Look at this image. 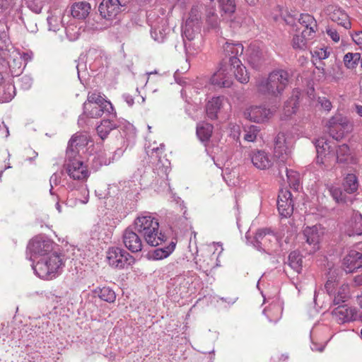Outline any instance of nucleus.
Here are the masks:
<instances>
[{
    "mask_svg": "<svg viewBox=\"0 0 362 362\" xmlns=\"http://www.w3.org/2000/svg\"><path fill=\"white\" fill-rule=\"evenodd\" d=\"M233 75L241 83H247L250 76L245 66L238 57L231 59V64L221 62L219 69L211 78L213 85L221 88H228L233 84Z\"/></svg>",
    "mask_w": 362,
    "mask_h": 362,
    "instance_id": "f257e3e1",
    "label": "nucleus"
},
{
    "mask_svg": "<svg viewBox=\"0 0 362 362\" xmlns=\"http://www.w3.org/2000/svg\"><path fill=\"white\" fill-rule=\"evenodd\" d=\"M134 230L143 235L146 243L157 247L168 240L167 236L159 232V223L150 213L145 212L139 216L134 223Z\"/></svg>",
    "mask_w": 362,
    "mask_h": 362,
    "instance_id": "f03ea898",
    "label": "nucleus"
},
{
    "mask_svg": "<svg viewBox=\"0 0 362 362\" xmlns=\"http://www.w3.org/2000/svg\"><path fill=\"white\" fill-rule=\"evenodd\" d=\"M290 74L284 69H276L272 71L267 78H262L257 82L259 93L277 98L281 96L289 84Z\"/></svg>",
    "mask_w": 362,
    "mask_h": 362,
    "instance_id": "7ed1b4c3",
    "label": "nucleus"
},
{
    "mask_svg": "<svg viewBox=\"0 0 362 362\" xmlns=\"http://www.w3.org/2000/svg\"><path fill=\"white\" fill-rule=\"evenodd\" d=\"M63 265L62 255L54 252L38 260L33 265V269L40 278L51 279L56 276Z\"/></svg>",
    "mask_w": 362,
    "mask_h": 362,
    "instance_id": "20e7f679",
    "label": "nucleus"
},
{
    "mask_svg": "<svg viewBox=\"0 0 362 362\" xmlns=\"http://www.w3.org/2000/svg\"><path fill=\"white\" fill-rule=\"evenodd\" d=\"M254 246L271 256L279 255V243L277 237L268 228L259 229L255 237Z\"/></svg>",
    "mask_w": 362,
    "mask_h": 362,
    "instance_id": "39448f33",
    "label": "nucleus"
},
{
    "mask_svg": "<svg viewBox=\"0 0 362 362\" xmlns=\"http://www.w3.org/2000/svg\"><path fill=\"white\" fill-rule=\"evenodd\" d=\"M66 173L74 180L86 181L89 177V171L79 156H67L64 163Z\"/></svg>",
    "mask_w": 362,
    "mask_h": 362,
    "instance_id": "423d86ee",
    "label": "nucleus"
},
{
    "mask_svg": "<svg viewBox=\"0 0 362 362\" xmlns=\"http://www.w3.org/2000/svg\"><path fill=\"white\" fill-rule=\"evenodd\" d=\"M327 126L329 135L336 140H340L352 129V126L349 120L340 115L329 119Z\"/></svg>",
    "mask_w": 362,
    "mask_h": 362,
    "instance_id": "0eeeda50",
    "label": "nucleus"
},
{
    "mask_svg": "<svg viewBox=\"0 0 362 362\" xmlns=\"http://www.w3.org/2000/svg\"><path fill=\"white\" fill-rule=\"evenodd\" d=\"M109 264L115 268L124 269L132 265L135 259L128 252L120 247H111L107 255Z\"/></svg>",
    "mask_w": 362,
    "mask_h": 362,
    "instance_id": "6e6552de",
    "label": "nucleus"
},
{
    "mask_svg": "<svg viewBox=\"0 0 362 362\" xmlns=\"http://www.w3.org/2000/svg\"><path fill=\"white\" fill-rule=\"evenodd\" d=\"M54 248V243L44 237H35L28 243L27 249L32 256L37 257L42 256L43 257L49 255Z\"/></svg>",
    "mask_w": 362,
    "mask_h": 362,
    "instance_id": "1a4fd4ad",
    "label": "nucleus"
},
{
    "mask_svg": "<svg viewBox=\"0 0 362 362\" xmlns=\"http://www.w3.org/2000/svg\"><path fill=\"white\" fill-rule=\"evenodd\" d=\"M277 209L281 217H290L293 212V200L291 192L281 189L277 199Z\"/></svg>",
    "mask_w": 362,
    "mask_h": 362,
    "instance_id": "9d476101",
    "label": "nucleus"
},
{
    "mask_svg": "<svg viewBox=\"0 0 362 362\" xmlns=\"http://www.w3.org/2000/svg\"><path fill=\"white\" fill-rule=\"evenodd\" d=\"M114 108L110 109L107 106L92 105L89 103H83V114L78 118V122L79 125H83L85 123L83 116H86L90 118H98L100 117L104 112H107L109 115H112L115 117V113H113Z\"/></svg>",
    "mask_w": 362,
    "mask_h": 362,
    "instance_id": "9b49d317",
    "label": "nucleus"
},
{
    "mask_svg": "<svg viewBox=\"0 0 362 362\" xmlns=\"http://www.w3.org/2000/svg\"><path fill=\"white\" fill-rule=\"evenodd\" d=\"M291 145L286 134L279 132L274 139V156L282 162L286 160L291 153Z\"/></svg>",
    "mask_w": 362,
    "mask_h": 362,
    "instance_id": "f8f14e48",
    "label": "nucleus"
},
{
    "mask_svg": "<svg viewBox=\"0 0 362 362\" xmlns=\"http://www.w3.org/2000/svg\"><path fill=\"white\" fill-rule=\"evenodd\" d=\"M272 111L265 106H252L247 108L245 116L250 121L261 123L268 120L272 116Z\"/></svg>",
    "mask_w": 362,
    "mask_h": 362,
    "instance_id": "ddd939ff",
    "label": "nucleus"
},
{
    "mask_svg": "<svg viewBox=\"0 0 362 362\" xmlns=\"http://www.w3.org/2000/svg\"><path fill=\"white\" fill-rule=\"evenodd\" d=\"M122 238L125 247L132 252H138L142 250V240L135 230L127 228L124 231Z\"/></svg>",
    "mask_w": 362,
    "mask_h": 362,
    "instance_id": "4468645a",
    "label": "nucleus"
},
{
    "mask_svg": "<svg viewBox=\"0 0 362 362\" xmlns=\"http://www.w3.org/2000/svg\"><path fill=\"white\" fill-rule=\"evenodd\" d=\"M361 267H362V253L350 250L343 259V269L346 273H352Z\"/></svg>",
    "mask_w": 362,
    "mask_h": 362,
    "instance_id": "2eb2a0df",
    "label": "nucleus"
},
{
    "mask_svg": "<svg viewBox=\"0 0 362 362\" xmlns=\"http://www.w3.org/2000/svg\"><path fill=\"white\" fill-rule=\"evenodd\" d=\"M332 315L339 324L356 320L358 313L355 308H349L346 305H339L332 311Z\"/></svg>",
    "mask_w": 362,
    "mask_h": 362,
    "instance_id": "dca6fc26",
    "label": "nucleus"
},
{
    "mask_svg": "<svg viewBox=\"0 0 362 362\" xmlns=\"http://www.w3.org/2000/svg\"><path fill=\"white\" fill-rule=\"evenodd\" d=\"M98 10L100 16L107 21H112L123 11L115 0H103Z\"/></svg>",
    "mask_w": 362,
    "mask_h": 362,
    "instance_id": "f3484780",
    "label": "nucleus"
},
{
    "mask_svg": "<svg viewBox=\"0 0 362 362\" xmlns=\"http://www.w3.org/2000/svg\"><path fill=\"white\" fill-rule=\"evenodd\" d=\"M88 144V136L83 134H76L69 140L66 149V156H79L80 148H84Z\"/></svg>",
    "mask_w": 362,
    "mask_h": 362,
    "instance_id": "a211bd4d",
    "label": "nucleus"
},
{
    "mask_svg": "<svg viewBox=\"0 0 362 362\" xmlns=\"http://www.w3.org/2000/svg\"><path fill=\"white\" fill-rule=\"evenodd\" d=\"M254 166L260 170L269 168L272 164V158L264 151L257 150L250 154Z\"/></svg>",
    "mask_w": 362,
    "mask_h": 362,
    "instance_id": "6ab92c4d",
    "label": "nucleus"
},
{
    "mask_svg": "<svg viewBox=\"0 0 362 362\" xmlns=\"http://www.w3.org/2000/svg\"><path fill=\"white\" fill-rule=\"evenodd\" d=\"M300 27L296 28V32L306 30L308 36H315L317 30V24L314 17L308 13H302L298 18Z\"/></svg>",
    "mask_w": 362,
    "mask_h": 362,
    "instance_id": "aec40b11",
    "label": "nucleus"
},
{
    "mask_svg": "<svg viewBox=\"0 0 362 362\" xmlns=\"http://www.w3.org/2000/svg\"><path fill=\"white\" fill-rule=\"evenodd\" d=\"M223 52L225 54V59L222 60L221 62L224 61L228 62V64H231V59L233 57H238L241 56L243 53L244 47L243 45L237 42H226L223 45Z\"/></svg>",
    "mask_w": 362,
    "mask_h": 362,
    "instance_id": "412c9836",
    "label": "nucleus"
},
{
    "mask_svg": "<svg viewBox=\"0 0 362 362\" xmlns=\"http://www.w3.org/2000/svg\"><path fill=\"white\" fill-rule=\"evenodd\" d=\"M164 144H160V146L157 147H151V146H148L146 148V153L147 155L151 158V160L158 159V170L161 168V173L160 174L158 173V175L160 176V177L164 180L168 177V168L165 167L163 165H160V158L161 155L164 152Z\"/></svg>",
    "mask_w": 362,
    "mask_h": 362,
    "instance_id": "4be33fe9",
    "label": "nucleus"
},
{
    "mask_svg": "<svg viewBox=\"0 0 362 362\" xmlns=\"http://www.w3.org/2000/svg\"><path fill=\"white\" fill-rule=\"evenodd\" d=\"M329 18L346 29L351 28V21L346 13L340 8H334L329 14Z\"/></svg>",
    "mask_w": 362,
    "mask_h": 362,
    "instance_id": "5701e85b",
    "label": "nucleus"
},
{
    "mask_svg": "<svg viewBox=\"0 0 362 362\" xmlns=\"http://www.w3.org/2000/svg\"><path fill=\"white\" fill-rule=\"evenodd\" d=\"M91 9L90 4L86 1L75 2L71 6V13L74 18L85 19Z\"/></svg>",
    "mask_w": 362,
    "mask_h": 362,
    "instance_id": "b1692460",
    "label": "nucleus"
},
{
    "mask_svg": "<svg viewBox=\"0 0 362 362\" xmlns=\"http://www.w3.org/2000/svg\"><path fill=\"white\" fill-rule=\"evenodd\" d=\"M300 93L298 90L293 91L291 97L286 100L284 106V114L286 117H291L296 112L298 107V100Z\"/></svg>",
    "mask_w": 362,
    "mask_h": 362,
    "instance_id": "393cba45",
    "label": "nucleus"
},
{
    "mask_svg": "<svg viewBox=\"0 0 362 362\" xmlns=\"http://www.w3.org/2000/svg\"><path fill=\"white\" fill-rule=\"evenodd\" d=\"M303 235L308 244L313 245V250L318 248L317 244L319 243L320 238L319 226H313L312 227H306L303 230Z\"/></svg>",
    "mask_w": 362,
    "mask_h": 362,
    "instance_id": "a878e982",
    "label": "nucleus"
},
{
    "mask_svg": "<svg viewBox=\"0 0 362 362\" xmlns=\"http://www.w3.org/2000/svg\"><path fill=\"white\" fill-rule=\"evenodd\" d=\"M300 35L296 33L293 35L292 40V46L295 49L304 50L308 47V42L315 37V36H308L306 30L300 32Z\"/></svg>",
    "mask_w": 362,
    "mask_h": 362,
    "instance_id": "bb28decb",
    "label": "nucleus"
},
{
    "mask_svg": "<svg viewBox=\"0 0 362 362\" xmlns=\"http://www.w3.org/2000/svg\"><path fill=\"white\" fill-rule=\"evenodd\" d=\"M223 98L214 97L206 104V112L209 118L214 119L223 105Z\"/></svg>",
    "mask_w": 362,
    "mask_h": 362,
    "instance_id": "cd10ccee",
    "label": "nucleus"
},
{
    "mask_svg": "<svg viewBox=\"0 0 362 362\" xmlns=\"http://www.w3.org/2000/svg\"><path fill=\"white\" fill-rule=\"evenodd\" d=\"M16 95L15 86L4 81L0 84V103L11 101Z\"/></svg>",
    "mask_w": 362,
    "mask_h": 362,
    "instance_id": "c85d7f7f",
    "label": "nucleus"
},
{
    "mask_svg": "<svg viewBox=\"0 0 362 362\" xmlns=\"http://www.w3.org/2000/svg\"><path fill=\"white\" fill-rule=\"evenodd\" d=\"M213 126L211 124L202 122L197 126V135L199 139L202 142H208L212 135Z\"/></svg>",
    "mask_w": 362,
    "mask_h": 362,
    "instance_id": "c756f323",
    "label": "nucleus"
},
{
    "mask_svg": "<svg viewBox=\"0 0 362 362\" xmlns=\"http://www.w3.org/2000/svg\"><path fill=\"white\" fill-rule=\"evenodd\" d=\"M286 174L287 182L289 185L295 189H298L300 185V175L295 170L288 169L287 167L281 166L279 169V175L283 177L282 173Z\"/></svg>",
    "mask_w": 362,
    "mask_h": 362,
    "instance_id": "7c9ffc66",
    "label": "nucleus"
},
{
    "mask_svg": "<svg viewBox=\"0 0 362 362\" xmlns=\"http://www.w3.org/2000/svg\"><path fill=\"white\" fill-rule=\"evenodd\" d=\"M116 128L117 124L108 119L102 120L100 124L97 127L96 131L101 139L104 140L107 137L110 132Z\"/></svg>",
    "mask_w": 362,
    "mask_h": 362,
    "instance_id": "2f4dec72",
    "label": "nucleus"
},
{
    "mask_svg": "<svg viewBox=\"0 0 362 362\" xmlns=\"http://www.w3.org/2000/svg\"><path fill=\"white\" fill-rule=\"evenodd\" d=\"M343 187L348 194L355 193L358 188V180L356 175L349 173L344 179Z\"/></svg>",
    "mask_w": 362,
    "mask_h": 362,
    "instance_id": "473e14b6",
    "label": "nucleus"
},
{
    "mask_svg": "<svg viewBox=\"0 0 362 362\" xmlns=\"http://www.w3.org/2000/svg\"><path fill=\"white\" fill-rule=\"evenodd\" d=\"M176 242L170 240L167 246L157 248L152 253L153 259L159 260L168 257L175 250Z\"/></svg>",
    "mask_w": 362,
    "mask_h": 362,
    "instance_id": "72a5a7b5",
    "label": "nucleus"
},
{
    "mask_svg": "<svg viewBox=\"0 0 362 362\" xmlns=\"http://www.w3.org/2000/svg\"><path fill=\"white\" fill-rule=\"evenodd\" d=\"M302 256L298 252L293 251L289 254L288 265L298 274H300L302 271Z\"/></svg>",
    "mask_w": 362,
    "mask_h": 362,
    "instance_id": "f704fd0d",
    "label": "nucleus"
},
{
    "mask_svg": "<svg viewBox=\"0 0 362 362\" xmlns=\"http://www.w3.org/2000/svg\"><path fill=\"white\" fill-rule=\"evenodd\" d=\"M85 103H89L92 105H103L105 106H107V107H110V109H112V103L110 101L105 100L100 93L96 91L89 92L88 93L87 100Z\"/></svg>",
    "mask_w": 362,
    "mask_h": 362,
    "instance_id": "c9c22d12",
    "label": "nucleus"
},
{
    "mask_svg": "<svg viewBox=\"0 0 362 362\" xmlns=\"http://www.w3.org/2000/svg\"><path fill=\"white\" fill-rule=\"evenodd\" d=\"M248 52L247 60L249 63L255 69H257L261 64L262 54L261 51L256 47H250Z\"/></svg>",
    "mask_w": 362,
    "mask_h": 362,
    "instance_id": "e433bc0d",
    "label": "nucleus"
},
{
    "mask_svg": "<svg viewBox=\"0 0 362 362\" xmlns=\"http://www.w3.org/2000/svg\"><path fill=\"white\" fill-rule=\"evenodd\" d=\"M350 156V149L347 144L339 146L336 150L337 162L347 163Z\"/></svg>",
    "mask_w": 362,
    "mask_h": 362,
    "instance_id": "4c0bfd02",
    "label": "nucleus"
},
{
    "mask_svg": "<svg viewBox=\"0 0 362 362\" xmlns=\"http://www.w3.org/2000/svg\"><path fill=\"white\" fill-rule=\"evenodd\" d=\"M315 145L317 153V158L320 157L326 156L332 151L331 146L327 143V140L324 138L317 139Z\"/></svg>",
    "mask_w": 362,
    "mask_h": 362,
    "instance_id": "58836bf2",
    "label": "nucleus"
},
{
    "mask_svg": "<svg viewBox=\"0 0 362 362\" xmlns=\"http://www.w3.org/2000/svg\"><path fill=\"white\" fill-rule=\"evenodd\" d=\"M361 59V54L359 53L348 52L344 57V65L348 69H354L358 64Z\"/></svg>",
    "mask_w": 362,
    "mask_h": 362,
    "instance_id": "ea45409f",
    "label": "nucleus"
},
{
    "mask_svg": "<svg viewBox=\"0 0 362 362\" xmlns=\"http://www.w3.org/2000/svg\"><path fill=\"white\" fill-rule=\"evenodd\" d=\"M349 297V288L348 285H342L338 290L334 298V304L339 305L344 303Z\"/></svg>",
    "mask_w": 362,
    "mask_h": 362,
    "instance_id": "a19ab883",
    "label": "nucleus"
},
{
    "mask_svg": "<svg viewBox=\"0 0 362 362\" xmlns=\"http://www.w3.org/2000/svg\"><path fill=\"white\" fill-rule=\"evenodd\" d=\"M99 298L106 302L112 303L115 300L116 295L113 290L109 287H103L98 293Z\"/></svg>",
    "mask_w": 362,
    "mask_h": 362,
    "instance_id": "79ce46f5",
    "label": "nucleus"
},
{
    "mask_svg": "<svg viewBox=\"0 0 362 362\" xmlns=\"http://www.w3.org/2000/svg\"><path fill=\"white\" fill-rule=\"evenodd\" d=\"M11 48V42L7 32L4 29L0 30V50L9 51Z\"/></svg>",
    "mask_w": 362,
    "mask_h": 362,
    "instance_id": "37998d69",
    "label": "nucleus"
},
{
    "mask_svg": "<svg viewBox=\"0 0 362 362\" xmlns=\"http://www.w3.org/2000/svg\"><path fill=\"white\" fill-rule=\"evenodd\" d=\"M330 194L332 198L336 201V202L341 204L345 203L346 195L339 187H332L329 189Z\"/></svg>",
    "mask_w": 362,
    "mask_h": 362,
    "instance_id": "c03bdc74",
    "label": "nucleus"
},
{
    "mask_svg": "<svg viewBox=\"0 0 362 362\" xmlns=\"http://www.w3.org/2000/svg\"><path fill=\"white\" fill-rule=\"evenodd\" d=\"M259 129L257 126L251 125L245 130L244 139L247 141L252 142L255 141Z\"/></svg>",
    "mask_w": 362,
    "mask_h": 362,
    "instance_id": "a18cd8bd",
    "label": "nucleus"
},
{
    "mask_svg": "<svg viewBox=\"0 0 362 362\" xmlns=\"http://www.w3.org/2000/svg\"><path fill=\"white\" fill-rule=\"evenodd\" d=\"M220 6L225 13L231 14L235 11L234 0H219Z\"/></svg>",
    "mask_w": 362,
    "mask_h": 362,
    "instance_id": "49530a36",
    "label": "nucleus"
},
{
    "mask_svg": "<svg viewBox=\"0 0 362 362\" xmlns=\"http://www.w3.org/2000/svg\"><path fill=\"white\" fill-rule=\"evenodd\" d=\"M13 5V0H0V16L10 13Z\"/></svg>",
    "mask_w": 362,
    "mask_h": 362,
    "instance_id": "de8ad7c7",
    "label": "nucleus"
},
{
    "mask_svg": "<svg viewBox=\"0 0 362 362\" xmlns=\"http://www.w3.org/2000/svg\"><path fill=\"white\" fill-rule=\"evenodd\" d=\"M42 0H32L28 2L29 8L35 13H40L43 8Z\"/></svg>",
    "mask_w": 362,
    "mask_h": 362,
    "instance_id": "09e8293b",
    "label": "nucleus"
},
{
    "mask_svg": "<svg viewBox=\"0 0 362 362\" xmlns=\"http://www.w3.org/2000/svg\"><path fill=\"white\" fill-rule=\"evenodd\" d=\"M151 37L158 42H163L165 37V34L163 32V30H161L160 29H156V28H151Z\"/></svg>",
    "mask_w": 362,
    "mask_h": 362,
    "instance_id": "8fccbe9b",
    "label": "nucleus"
},
{
    "mask_svg": "<svg viewBox=\"0 0 362 362\" xmlns=\"http://www.w3.org/2000/svg\"><path fill=\"white\" fill-rule=\"evenodd\" d=\"M60 180H61V175L58 174L57 173H53L52 175L50 177L49 182H50V185H51V189H50L51 194H52L53 185H57L60 182Z\"/></svg>",
    "mask_w": 362,
    "mask_h": 362,
    "instance_id": "3c124183",
    "label": "nucleus"
},
{
    "mask_svg": "<svg viewBox=\"0 0 362 362\" xmlns=\"http://www.w3.org/2000/svg\"><path fill=\"white\" fill-rule=\"evenodd\" d=\"M206 23L211 28H217L219 24L218 16H206Z\"/></svg>",
    "mask_w": 362,
    "mask_h": 362,
    "instance_id": "603ef678",
    "label": "nucleus"
},
{
    "mask_svg": "<svg viewBox=\"0 0 362 362\" xmlns=\"http://www.w3.org/2000/svg\"><path fill=\"white\" fill-rule=\"evenodd\" d=\"M326 32L334 42H337L339 41V35L335 29L332 28H327Z\"/></svg>",
    "mask_w": 362,
    "mask_h": 362,
    "instance_id": "864d4df0",
    "label": "nucleus"
},
{
    "mask_svg": "<svg viewBox=\"0 0 362 362\" xmlns=\"http://www.w3.org/2000/svg\"><path fill=\"white\" fill-rule=\"evenodd\" d=\"M319 103L321 104V106L327 111H329L332 108V103L331 102L326 99L325 98H319Z\"/></svg>",
    "mask_w": 362,
    "mask_h": 362,
    "instance_id": "5fc2aeb1",
    "label": "nucleus"
},
{
    "mask_svg": "<svg viewBox=\"0 0 362 362\" xmlns=\"http://www.w3.org/2000/svg\"><path fill=\"white\" fill-rule=\"evenodd\" d=\"M354 42L362 47V31L357 32L352 35Z\"/></svg>",
    "mask_w": 362,
    "mask_h": 362,
    "instance_id": "6e6d98bb",
    "label": "nucleus"
},
{
    "mask_svg": "<svg viewBox=\"0 0 362 362\" xmlns=\"http://www.w3.org/2000/svg\"><path fill=\"white\" fill-rule=\"evenodd\" d=\"M360 221L358 222H356L355 226L356 227L358 225H360V227L353 232L352 234H350L349 235H360L362 234V216L360 214Z\"/></svg>",
    "mask_w": 362,
    "mask_h": 362,
    "instance_id": "4d7b16f0",
    "label": "nucleus"
},
{
    "mask_svg": "<svg viewBox=\"0 0 362 362\" xmlns=\"http://www.w3.org/2000/svg\"><path fill=\"white\" fill-rule=\"evenodd\" d=\"M334 285V281H333L332 279H329L327 281L325 287L329 293H330L332 291Z\"/></svg>",
    "mask_w": 362,
    "mask_h": 362,
    "instance_id": "13d9d810",
    "label": "nucleus"
},
{
    "mask_svg": "<svg viewBox=\"0 0 362 362\" xmlns=\"http://www.w3.org/2000/svg\"><path fill=\"white\" fill-rule=\"evenodd\" d=\"M311 349L313 351L322 352L325 349V345L313 343L311 346Z\"/></svg>",
    "mask_w": 362,
    "mask_h": 362,
    "instance_id": "bf43d9fd",
    "label": "nucleus"
},
{
    "mask_svg": "<svg viewBox=\"0 0 362 362\" xmlns=\"http://www.w3.org/2000/svg\"><path fill=\"white\" fill-rule=\"evenodd\" d=\"M189 15H190V18H192V20H197L198 18L199 17L198 10L195 7H194L191 9Z\"/></svg>",
    "mask_w": 362,
    "mask_h": 362,
    "instance_id": "052dcab7",
    "label": "nucleus"
},
{
    "mask_svg": "<svg viewBox=\"0 0 362 362\" xmlns=\"http://www.w3.org/2000/svg\"><path fill=\"white\" fill-rule=\"evenodd\" d=\"M123 97L124 98V100L127 102V103L129 106L133 105V104L134 103V98L131 95H124Z\"/></svg>",
    "mask_w": 362,
    "mask_h": 362,
    "instance_id": "680f3d73",
    "label": "nucleus"
},
{
    "mask_svg": "<svg viewBox=\"0 0 362 362\" xmlns=\"http://www.w3.org/2000/svg\"><path fill=\"white\" fill-rule=\"evenodd\" d=\"M115 1L120 6V8L122 9V8H125L127 4L130 1V0H115Z\"/></svg>",
    "mask_w": 362,
    "mask_h": 362,
    "instance_id": "e2e57ef3",
    "label": "nucleus"
},
{
    "mask_svg": "<svg viewBox=\"0 0 362 362\" xmlns=\"http://www.w3.org/2000/svg\"><path fill=\"white\" fill-rule=\"evenodd\" d=\"M354 280L357 286H362V274L356 276Z\"/></svg>",
    "mask_w": 362,
    "mask_h": 362,
    "instance_id": "0e129e2a",
    "label": "nucleus"
},
{
    "mask_svg": "<svg viewBox=\"0 0 362 362\" xmlns=\"http://www.w3.org/2000/svg\"><path fill=\"white\" fill-rule=\"evenodd\" d=\"M184 35L185 37H187L189 40H192L194 38L193 33L189 32V30H185L184 31Z\"/></svg>",
    "mask_w": 362,
    "mask_h": 362,
    "instance_id": "69168bd1",
    "label": "nucleus"
},
{
    "mask_svg": "<svg viewBox=\"0 0 362 362\" xmlns=\"http://www.w3.org/2000/svg\"><path fill=\"white\" fill-rule=\"evenodd\" d=\"M206 16L212 17V16H218L217 14L215 13L214 9L209 8L206 11Z\"/></svg>",
    "mask_w": 362,
    "mask_h": 362,
    "instance_id": "338daca9",
    "label": "nucleus"
},
{
    "mask_svg": "<svg viewBox=\"0 0 362 362\" xmlns=\"http://www.w3.org/2000/svg\"><path fill=\"white\" fill-rule=\"evenodd\" d=\"M355 109H356V113L362 117V105H356L355 106Z\"/></svg>",
    "mask_w": 362,
    "mask_h": 362,
    "instance_id": "774afa93",
    "label": "nucleus"
}]
</instances>
